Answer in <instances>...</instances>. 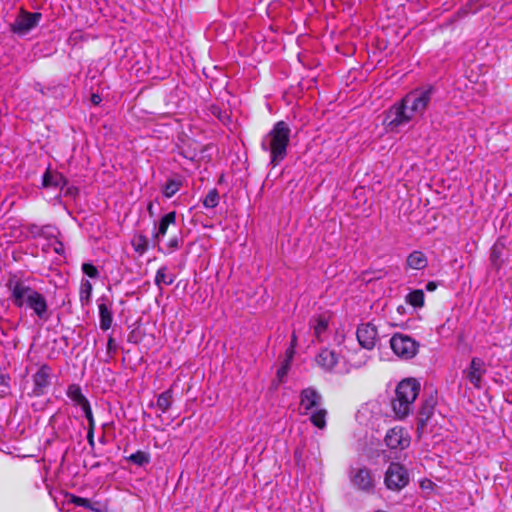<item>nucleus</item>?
Instances as JSON below:
<instances>
[{"label":"nucleus","instance_id":"f257e3e1","mask_svg":"<svg viewBox=\"0 0 512 512\" xmlns=\"http://www.w3.org/2000/svg\"><path fill=\"white\" fill-rule=\"evenodd\" d=\"M432 95V86L419 87L407 93L386 112L384 118L386 129L390 132H398L401 127L407 125L416 116L423 115Z\"/></svg>","mask_w":512,"mask_h":512},{"label":"nucleus","instance_id":"f03ea898","mask_svg":"<svg viewBox=\"0 0 512 512\" xmlns=\"http://www.w3.org/2000/svg\"><path fill=\"white\" fill-rule=\"evenodd\" d=\"M9 299L17 308H25L32 311L39 320L47 321L50 317L46 297L31 287L28 278L13 275L7 281Z\"/></svg>","mask_w":512,"mask_h":512},{"label":"nucleus","instance_id":"7ed1b4c3","mask_svg":"<svg viewBox=\"0 0 512 512\" xmlns=\"http://www.w3.org/2000/svg\"><path fill=\"white\" fill-rule=\"evenodd\" d=\"M290 134L291 129L289 125L285 121H278L263 137L261 148L269 153L270 164L273 167L279 165L286 158Z\"/></svg>","mask_w":512,"mask_h":512},{"label":"nucleus","instance_id":"20e7f679","mask_svg":"<svg viewBox=\"0 0 512 512\" xmlns=\"http://www.w3.org/2000/svg\"><path fill=\"white\" fill-rule=\"evenodd\" d=\"M420 388L419 381L414 378H407L399 382L391 403L396 419L403 420L411 414Z\"/></svg>","mask_w":512,"mask_h":512},{"label":"nucleus","instance_id":"39448f33","mask_svg":"<svg viewBox=\"0 0 512 512\" xmlns=\"http://www.w3.org/2000/svg\"><path fill=\"white\" fill-rule=\"evenodd\" d=\"M323 397L313 387H308L300 392L299 412L302 415H310V422L318 429L326 428L327 410L322 407Z\"/></svg>","mask_w":512,"mask_h":512},{"label":"nucleus","instance_id":"423d86ee","mask_svg":"<svg viewBox=\"0 0 512 512\" xmlns=\"http://www.w3.org/2000/svg\"><path fill=\"white\" fill-rule=\"evenodd\" d=\"M390 347L400 359L410 360L417 355L420 345L406 334L395 333L390 339Z\"/></svg>","mask_w":512,"mask_h":512},{"label":"nucleus","instance_id":"0eeeda50","mask_svg":"<svg viewBox=\"0 0 512 512\" xmlns=\"http://www.w3.org/2000/svg\"><path fill=\"white\" fill-rule=\"evenodd\" d=\"M332 319V315L330 312L325 311L319 314L313 315L309 320V328L313 333V338L311 342H325L329 339L331 331H330V322Z\"/></svg>","mask_w":512,"mask_h":512},{"label":"nucleus","instance_id":"6e6552de","mask_svg":"<svg viewBox=\"0 0 512 512\" xmlns=\"http://www.w3.org/2000/svg\"><path fill=\"white\" fill-rule=\"evenodd\" d=\"M351 484L358 490L372 494L375 489V479L369 468L365 466L351 467L349 471Z\"/></svg>","mask_w":512,"mask_h":512},{"label":"nucleus","instance_id":"1a4fd4ad","mask_svg":"<svg viewBox=\"0 0 512 512\" xmlns=\"http://www.w3.org/2000/svg\"><path fill=\"white\" fill-rule=\"evenodd\" d=\"M384 483L387 489L400 491L408 485L409 474L403 465L390 463L384 476Z\"/></svg>","mask_w":512,"mask_h":512},{"label":"nucleus","instance_id":"9d476101","mask_svg":"<svg viewBox=\"0 0 512 512\" xmlns=\"http://www.w3.org/2000/svg\"><path fill=\"white\" fill-rule=\"evenodd\" d=\"M316 363L325 371L338 374L350 372V367L346 363H342L339 355L333 350L322 349L316 356Z\"/></svg>","mask_w":512,"mask_h":512},{"label":"nucleus","instance_id":"9b49d317","mask_svg":"<svg viewBox=\"0 0 512 512\" xmlns=\"http://www.w3.org/2000/svg\"><path fill=\"white\" fill-rule=\"evenodd\" d=\"M42 14L39 12H27L22 10L11 25V30L20 36L28 34L40 22Z\"/></svg>","mask_w":512,"mask_h":512},{"label":"nucleus","instance_id":"f8f14e48","mask_svg":"<svg viewBox=\"0 0 512 512\" xmlns=\"http://www.w3.org/2000/svg\"><path fill=\"white\" fill-rule=\"evenodd\" d=\"M384 441L391 450H404L409 447L411 437L405 428L395 426L387 431Z\"/></svg>","mask_w":512,"mask_h":512},{"label":"nucleus","instance_id":"ddd939ff","mask_svg":"<svg viewBox=\"0 0 512 512\" xmlns=\"http://www.w3.org/2000/svg\"><path fill=\"white\" fill-rule=\"evenodd\" d=\"M51 367L43 364L39 367L37 372L32 376L33 388L32 394L34 396H42L46 393L47 388L51 383Z\"/></svg>","mask_w":512,"mask_h":512},{"label":"nucleus","instance_id":"4468645a","mask_svg":"<svg viewBox=\"0 0 512 512\" xmlns=\"http://www.w3.org/2000/svg\"><path fill=\"white\" fill-rule=\"evenodd\" d=\"M377 335V329L371 323H361L357 327V340L360 346L366 350H372L375 347Z\"/></svg>","mask_w":512,"mask_h":512},{"label":"nucleus","instance_id":"2eb2a0df","mask_svg":"<svg viewBox=\"0 0 512 512\" xmlns=\"http://www.w3.org/2000/svg\"><path fill=\"white\" fill-rule=\"evenodd\" d=\"M436 404L437 400L432 395L422 401L417 415V432L419 434L424 432L429 420L434 415Z\"/></svg>","mask_w":512,"mask_h":512},{"label":"nucleus","instance_id":"dca6fc26","mask_svg":"<svg viewBox=\"0 0 512 512\" xmlns=\"http://www.w3.org/2000/svg\"><path fill=\"white\" fill-rule=\"evenodd\" d=\"M99 311V325L101 330L107 331L112 327L113 312L112 302L105 295H102L97 300Z\"/></svg>","mask_w":512,"mask_h":512},{"label":"nucleus","instance_id":"f3484780","mask_svg":"<svg viewBox=\"0 0 512 512\" xmlns=\"http://www.w3.org/2000/svg\"><path fill=\"white\" fill-rule=\"evenodd\" d=\"M466 378L475 387L480 388L482 377L486 373L485 363L481 358L474 357L470 366L464 371Z\"/></svg>","mask_w":512,"mask_h":512},{"label":"nucleus","instance_id":"a211bd4d","mask_svg":"<svg viewBox=\"0 0 512 512\" xmlns=\"http://www.w3.org/2000/svg\"><path fill=\"white\" fill-rule=\"evenodd\" d=\"M176 223V212L171 211L163 215L158 222H155L154 231L152 233L153 240L159 244L165 235L167 234L168 228Z\"/></svg>","mask_w":512,"mask_h":512},{"label":"nucleus","instance_id":"6ab92c4d","mask_svg":"<svg viewBox=\"0 0 512 512\" xmlns=\"http://www.w3.org/2000/svg\"><path fill=\"white\" fill-rule=\"evenodd\" d=\"M66 395L75 407H79L81 411L90 406V402L83 394L82 388L78 384H70L67 387Z\"/></svg>","mask_w":512,"mask_h":512},{"label":"nucleus","instance_id":"aec40b11","mask_svg":"<svg viewBox=\"0 0 512 512\" xmlns=\"http://www.w3.org/2000/svg\"><path fill=\"white\" fill-rule=\"evenodd\" d=\"M67 184L65 177L54 170L47 169L42 177V186L45 188L62 189Z\"/></svg>","mask_w":512,"mask_h":512},{"label":"nucleus","instance_id":"412c9836","mask_svg":"<svg viewBox=\"0 0 512 512\" xmlns=\"http://www.w3.org/2000/svg\"><path fill=\"white\" fill-rule=\"evenodd\" d=\"M406 265L410 269L423 270L428 265V259L423 252L415 250L408 255Z\"/></svg>","mask_w":512,"mask_h":512},{"label":"nucleus","instance_id":"4be33fe9","mask_svg":"<svg viewBox=\"0 0 512 512\" xmlns=\"http://www.w3.org/2000/svg\"><path fill=\"white\" fill-rule=\"evenodd\" d=\"M131 245L136 253L140 256L145 254L149 248V240L142 233L135 234L131 239Z\"/></svg>","mask_w":512,"mask_h":512},{"label":"nucleus","instance_id":"5701e85b","mask_svg":"<svg viewBox=\"0 0 512 512\" xmlns=\"http://www.w3.org/2000/svg\"><path fill=\"white\" fill-rule=\"evenodd\" d=\"M93 287L89 280L83 279L80 284L79 300L82 306H88L91 303Z\"/></svg>","mask_w":512,"mask_h":512},{"label":"nucleus","instance_id":"b1692460","mask_svg":"<svg viewBox=\"0 0 512 512\" xmlns=\"http://www.w3.org/2000/svg\"><path fill=\"white\" fill-rule=\"evenodd\" d=\"M405 301L414 308H422L425 303V294L421 289L413 290L405 296Z\"/></svg>","mask_w":512,"mask_h":512},{"label":"nucleus","instance_id":"393cba45","mask_svg":"<svg viewBox=\"0 0 512 512\" xmlns=\"http://www.w3.org/2000/svg\"><path fill=\"white\" fill-rule=\"evenodd\" d=\"M182 187V180L180 178H171L163 185L162 193L164 197H173Z\"/></svg>","mask_w":512,"mask_h":512},{"label":"nucleus","instance_id":"a878e982","mask_svg":"<svg viewBox=\"0 0 512 512\" xmlns=\"http://www.w3.org/2000/svg\"><path fill=\"white\" fill-rule=\"evenodd\" d=\"M173 402V391L172 389H168L161 394H159L156 402L157 408L162 412L166 413L171 407Z\"/></svg>","mask_w":512,"mask_h":512},{"label":"nucleus","instance_id":"bb28decb","mask_svg":"<svg viewBox=\"0 0 512 512\" xmlns=\"http://www.w3.org/2000/svg\"><path fill=\"white\" fill-rule=\"evenodd\" d=\"M175 277L172 274H168V268L166 266L160 267L155 275V284L161 288L162 285L169 286L174 282Z\"/></svg>","mask_w":512,"mask_h":512},{"label":"nucleus","instance_id":"cd10ccee","mask_svg":"<svg viewBox=\"0 0 512 512\" xmlns=\"http://www.w3.org/2000/svg\"><path fill=\"white\" fill-rule=\"evenodd\" d=\"M128 461L132 462L137 466H144L149 464L150 455L147 452L138 450L135 453L131 454L128 458Z\"/></svg>","mask_w":512,"mask_h":512},{"label":"nucleus","instance_id":"c85d7f7f","mask_svg":"<svg viewBox=\"0 0 512 512\" xmlns=\"http://www.w3.org/2000/svg\"><path fill=\"white\" fill-rule=\"evenodd\" d=\"M181 245L182 239L178 236H173L168 240L164 249L159 247L158 250L164 254H171L174 251L178 250L181 247Z\"/></svg>","mask_w":512,"mask_h":512},{"label":"nucleus","instance_id":"c756f323","mask_svg":"<svg viewBox=\"0 0 512 512\" xmlns=\"http://www.w3.org/2000/svg\"><path fill=\"white\" fill-rule=\"evenodd\" d=\"M203 206L208 209L215 208L219 203V194L216 189H211L203 199Z\"/></svg>","mask_w":512,"mask_h":512},{"label":"nucleus","instance_id":"7c9ffc66","mask_svg":"<svg viewBox=\"0 0 512 512\" xmlns=\"http://www.w3.org/2000/svg\"><path fill=\"white\" fill-rule=\"evenodd\" d=\"M81 269L82 272L90 278H97L99 276L97 267L91 263H83Z\"/></svg>","mask_w":512,"mask_h":512},{"label":"nucleus","instance_id":"2f4dec72","mask_svg":"<svg viewBox=\"0 0 512 512\" xmlns=\"http://www.w3.org/2000/svg\"><path fill=\"white\" fill-rule=\"evenodd\" d=\"M226 0H222L221 4L224 5ZM238 9L241 7L242 9H246L248 11H252L256 5L257 0H235Z\"/></svg>","mask_w":512,"mask_h":512},{"label":"nucleus","instance_id":"473e14b6","mask_svg":"<svg viewBox=\"0 0 512 512\" xmlns=\"http://www.w3.org/2000/svg\"><path fill=\"white\" fill-rule=\"evenodd\" d=\"M82 412H83L85 418L87 419L88 428L95 429V419H94L91 405L88 407L86 406V408L83 409Z\"/></svg>","mask_w":512,"mask_h":512},{"label":"nucleus","instance_id":"72a5a7b5","mask_svg":"<svg viewBox=\"0 0 512 512\" xmlns=\"http://www.w3.org/2000/svg\"><path fill=\"white\" fill-rule=\"evenodd\" d=\"M500 254H501L500 247L498 245H494L492 247L491 254H490V260L493 265H495V266L498 265L497 261L500 258Z\"/></svg>","mask_w":512,"mask_h":512},{"label":"nucleus","instance_id":"f704fd0d","mask_svg":"<svg viewBox=\"0 0 512 512\" xmlns=\"http://www.w3.org/2000/svg\"><path fill=\"white\" fill-rule=\"evenodd\" d=\"M375 410H380L379 404L377 402H370L361 408V410L359 411V414L364 415L368 411H375Z\"/></svg>","mask_w":512,"mask_h":512},{"label":"nucleus","instance_id":"c9c22d12","mask_svg":"<svg viewBox=\"0 0 512 512\" xmlns=\"http://www.w3.org/2000/svg\"><path fill=\"white\" fill-rule=\"evenodd\" d=\"M71 502L75 504L76 506H82V507H88L89 506V500L86 498L78 497V496H72Z\"/></svg>","mask_w":512,"mask_h":512},{"label":"nucleus","instance_id":"e433bc0d","mask_svg":"<svg viewBox=\"0 0 512 512\" xmlns=\"http://www.w3.org/2000/svg\"><path fill=\"white\" fill-rule=\"evenodd\" d=\"M179 153L184 158H186L188 160H191V161H193L197 157V151L196 150H191V149L184 150V149H181V151Z\"/></svg>","mask_w":512,"mask_h":512},{"label":"nucleus","instance_id":"4c0bfd02","mask_svg":"<svg viewBox=\"0 0 512 512\" xmlns=\"http://www.w3.org/2000/svg\"><path fill=\"white\" fill-rule=\"evenodd\" d=\"M10 377L0 368V386L9 387Z\"/></svg>","mask_w":512,"mask_h":512},{"label":"nucleus","instance_id":"58836bf2","mask_svg":"<svg viewBox=\"0 0 512 512\" xmlns=\"http://www.w3.org/2000/svg\"><path fill=\"white\" fill-rule=\"evenodd\" d=\"M116 350H117V346H116L115 340L110 335L108 337V341H107V353L112 354V353H115Z\"/></svg>","mask_w":512,"mask_h":512},{"label":"nucleus","instance_id":"ea45409f","mask_svg":"<svg viewBox=\"0 0 512 512\" xmlns=\"http://www.w3.org/2000/svg\"><path fill=\"white\" fill-rule=\"evenodd\" d=\"M368 360V356L366 353L361 354V359L359 361H354L350 366L354 368H360L361 366L365 365Z\"/></svg>","mask_w":512,"mask_h":512},{"label":"nucleus","instance_id":"a19ab883","mask_svg":"<svg viewBox=\"0 0 512 512\" xmlns=\"http://www.w3.org/2000/svg\"><path fill=\"white\" fill-rule=\"evenodd\" d=\"M287 371H288V362L284 365H282L278 370H277V376L280 380H282V378L287 374Z\"/></svg>","mask_w":512,"mask_h":512},{"label":"nucleus","instance_id":"79ce46f5","mask_svg":"<svg viewBox=\"0 0 512 512\" xmlns=\"http://www.w3.org/2000/svg\"><path fill=\"white\" fill-rule=\"evenodd\" d=\"M94 431L95 429L87 428V441L91 447L94 446Z\"/></svg>","mask_w":512,"mask_h":512},{"label":"nucleus","instance_id":"37998d69","mask_svg":"<svg viewBox=\"0 0 512 512\" xmlns=\"http://www.w3.org/2000/svg\"><path fill=\"white\" fill-rule=\"evenodd\" d=\"M102 101V98L99 94L97 93H93L91 95V102L94 104V105H99Z\"/></svg>","mask_w":512,"mask_h":512},{"label":"nucleus","instance_id":"c03bdc74","mask_svg":"<svg viewBox=\"0 0 512 512\" xmlns=\"http://www.w3.org/2000/svg\"><path fill=\"white\" fill-rule=\"evenodd\" d=\"M147 212H148L150 217H154L155 216L154 203L152 201H150L148 203V205H147Z\"/></svg>","mask_w":512,"mask_h":512},{"label":"nucleus","instance_id":"a18cd8bd","mask_svg":"<svg viewBox=\"0 0 512 512\" xmlns=\"http://www.w3.org/2000/svg\"><path fill=\"white\" fill-rule=\"evenodd\" d=\"M437 288V284L434 281H430L426 284V290L427 291H434Z\"/></svg>","mask_w":512,"mask_h":512},{"label":"nucleus","instance_id":"49530a36","mask_svg":"<svg viewBox=\"0 0 512 512\" xmlns=\"http://www.w3.org/2000/svg\"><path fill=\"white\" fill-rule=\"evenodd\" d=\"M297 338H298V332L294 330L292 333V337H291L292 345H295V343L297 342Z\"/></svg>","mask_w":512,"mask_h":512},{"label":"nucleus","instance_id":"de8ad7c7","mask_svg":"<svg viewBox=\"0 0 512 512\" xmlns=\"http://www.w3.org/2000/svg\"><path fill=\"white\" fill-rule=\"evenodd\" d=\"M402 309H404L402 306H398L399 312H402Z\"/></svg>","mask_w":512,"mask_h":512},{"label":"nucleus","instance_id":"09e8293b","mask_svg":"<svg viewBox=\"0 0 512 512\" xmlns=\"http://www.w3.org/2000/svg\"><path fill=\"white\" fill-rule=\"evenodd\" d=\"M402 309H404L402 306H398L399 312H402Z\"/></svg>","mask_w":512,"mask_h":512}]
</instances>
